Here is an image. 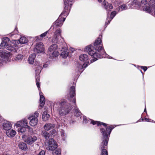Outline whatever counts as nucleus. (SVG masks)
<instances>
[{"instance_id":"nucleus-1","label":"nucleus","mask_w":155,"mask_h":155,"mask_svg":"<svg viewBox=\"0 0 155 155\" xmlns=\"http://www.w3.org/2000/svg\"><path fill=\"white\" fill-rule=\"evenodd\" d=\"M85 51H88L94 58L93 61L91 60V63L97 60L98 58L105 57L106 53L102 47V40L100 37L95 40L93 47L91 45H88L85 47Z\"/></svg>"},{"instance_id":"nucleus-2","label":"nucleus","mask_w":155,"mask_h":155,"mask_svg":"<svg viewBox=\"0 0 155 155\" xmlns=\"http://www.w3.org/2000/svg\"><path fill=\"white\" fill-rule=\"evenodd\" d=\"M112 129L110 127H107L106 130L104 129H101V132L103 136L102 139V141L100 146L101 155H108V152L106 149L108 141V136L110 134Z\"/></svg>"},{"instance_id":"nucleus-3","label":"nucleus","mask_w":155,"mask_h":155,"mask_svg":"<svg viewBox=\"0 0 155 155\" xmlns=\"http://www.w3.org/2000/svg\"><path fill=\"white\" fill-rule=\"evenodd\" d=\"M58 103H55L54 107L58 108L57 106ZM59 107L58 108V110L59 114L61 116H64L69 113L72 109V107L71 104L67 103L66 101L63 100L59 104Z\"/></svg>"},{"instance_id":"nucleus-4","label":"nucleus","mask_w":155,"mask_h":155,"mask_svg":"<svg viewBox=\"0 0 155 155\" xmlns=\"http://www.w3.org/2000/svg\"><path fill=\"white\" fill-rule=\"evenodd\" d=\"M38 113L35 112L34 114L29 116L28 119L30 120L29 124L31 126L34 127L37 125L38 122Z\"/></svg>"},{"instance_id":"nucleus-5","label":"nucleus","mask_w":155,"mask_h":155,"mask_svg":"<svg viewBox=\"0 0 155 155\" xmlns=\"http://www.w3.org/2000/svg\"><path fill=\"white\" fill-rule=\"evenodd\" d=\"M9 39L8 38L5 37L3 38L0 45V48H6V49L8 50H13V48L9 46Z\"/></svg>"},{"instance_id":"nucleus-6","label":"nucleus","mask_w":155,"mask_h":155,"mask_svg":"<svg viewBox=\"0 0 155 155\" xmlns=\"http://www.w3.org/2000/svg\"><path fill=\"white\" fill-rule=\"evenodd\" d=\"M35 66L36 67H35L37 69L35 70L37 72L36 74L37 76V78L36 80V85L38 88L39 90L40 91V83H39V81H40V78L39 76H38L39 74L41 72V71L42 68L41 64H39L38 63V64H36Z\"/></svg>"},{"instance_id":"nucleus-7","label":"nucleus","mask_w":155,"mask_h":155,"mask_svg":"<svg viewBox=\"0 0 155 155\" xmlns=\"http://www.w3.org/2000/svg\"><path fill=\"white\" fill-rule=\"evenodd\" d=\"M75 87L74 86H72L70 89L69 93V97H68V100L70 101H72L74 103V105L76 106V99L75 97Z\"/></svg>"},{"instance_id":"nucleus-8","label":"nucleus","mask_w":155,"mask_h":155,"mask_svg":"<svg viewBox=\"0 0 155 155\" xmlns=\"http://www.w3.org/2000/svg\"><path fill=\"white\" fill-rule=\"evenodd\" d=\"M56 142L52 139H49L48 142V145L46 147L47 150H54L57 147Z\"/></svg>"},{"instance_id":"nucleus-9","label":"nucleus","mask_w":155,"mask_h":155,"mask_svg":"<svg viewBox=\"0 0 155 155\" xmlns=\"http://www.w3.org/2000/svg\"><path fill=\"white\" fill-rule=\"evenodd\" d=\"M73 0H64V10L62 12L61 15H62L64 13V12H68L71 7L72 5L71 2Z\"/></svg>"},{"instance_id":"nucleus-10","label":"nucleus","mask_w":155,"mask_h":155,"mask_svg":"<svg viewBox=\"0 0 155 155\" xmlns=\"http://www.w3.org/2000/svg\"><path fill=\"white\" fill-rule=\"evenodd\" d=\"M34 50L35 52L38 53L43 52L44 51L43 44L41 42L37 43L36 44Z\"/></svg>"},{"instance_id":"nucleus-11","label":"nucleus","mask_w":155,"mask_h":155,"mask_svg":"<svg viewBox=\"0 0 155 155\" xmlns=\"http://www.w3.org/2000/svg\"><path fill=\"white\" fill-rule=\"evenodd\" d=\"M37 140V137L35 136H30L26 137L25 141L28 144H31Z\"/></svg>"},{"instance_id":"nucleus-12","label":"nucleus","mask_w":155,"mask_h":155,"mask_svg":"<svg viewBox=\"0 0 155 155\" xmlns=\"http://www.w3.org/2000/svg\"><path fill=\"white\" fill-rule=\"evenodd\" d=\"M87 66V64L84 63L82 65L80 63L77 64V70L79 71L81 73L83 71L84 69Z\"/></svg>"},{"instance_id":"nucleus-13","label":"nucleus","mask_w":155,"mask_h":155,"mask_svg":"<svg viewBox=\"0 0 155 155\" xmlns=\"http://www.w3.org/2000/svg\"><path fill=\"white\" fill-rule=\"evenodd\" d=\"M3 128L7 131L10 129L12 128V125L8 121H5L3 123Z\"/></svg>"},{"instance_id":"nucleus-14","label":"nucleus","mask_w":155,"mask_h":155,"mask_svg":"<svg viewBox=\"0 0 155 155\" xmlns=\"http://www.w3.org/2000/svg\"><path fill=\"white\" fill-rule=\"evenodd\" d=\"M55 127V125L54 124L51 123H47L44 126V128L45 130L48 131L54 128Z\"/></svg>"},{"instance_id":"nucleus-15","label":"nucleus","mask_w":155,"mask_h":155,"mask_svg":"<svg viewBox=\"0 0 155 155\" xmlns=\"http://www.w3.org/2000/svg\"><path fill=\"white\" fill-rule=\"evenodd\" d=\"M6 135L9 137H14L16 134V131L13 130H9L6 132Z\"/></svg>"},{"instance_id":"nucleus-16","label":"nucleus","mask_w":155,"mask_h":155,"mask_svg":"<svg viewBox=\"0 0 155 155\" xmlns=\"http://www.w3.org/2000/svg\"><path fill=\"white\" fill-rule=\"evenodd\" d=\"M42 94V93L41 92V91L39 92V94L40 96V106L41 107H42L43 106L45 103V98L41 94Z\"/></svg>"},{"instance_id":"nucleus-17","label":"nucleus","mask_w":155,"mask_h":155,"mask_svg":"<svg viewBox=\"0 0 155 155\" xmlns=\"http://www.w3.org/2000/svg\"><path fill=\"white\" fill-rule=\"evenodd\" d=\"M64 41L63 38H61V39H59L58 37L57 36L54 35V37L52 40V42L54 43H59L61 42H62Z\"/></svg>"},{"instance_id":"nucleus-18","label":"nucleus","mask_w":155,"mask_h":155,"mask_svg":"<svg viewBox=\"0 0 155 155\" xmlns=\"http://www.w3.org/2000/svg\"><path fill=\"white\" fill-rule=\"evenodd\" d=\"M59 54V53L57 51L50 52L49 53V58L51 59L57 57Z\"/></svg>"},{"instance_id":"nucleus-19","label":"nucleus","mask_w":155,"mask_h":155,"mask_svg":"<svg viewBox=\"0 0 155 155\" xmlns=\"http://www.w3.org/2000/svg\"><path fill=\"white\" fill-rule=\"evenodd\" d=\"M20 149L23 150H25L27 149V147L25 143L23 142H20L18 145Z\"/></svg>"},{"instance_id":"nucleus-20","label":"nucleus","mask_w":155,"mask_h":155,"mask_svg":"<svg viewBox=\"0 0 155 155\" xmlns=\"http://www.w3.org/2000/svg\"><path fill=\"white\" fill-rule=\"evenodd\" d=\"M61 15L60 16L58 19L55 22L54 24L56 26H61L63 24V21L62 19L61 18Z\"/></svg>"},{"instance_id":"nucleus-21","label":"nucleus","mask_w":155,"mask_h":155,"mask_svg":"<svg viewBox=\"0 0 155 155\" xmlns=\"http://www.w3.org/2000/svg\"><path fill=\"white\" fill-rule=\"evenodd\" d=\"M9 54L6 52V51L4 50H0V56L2 58H5V57H8Z\"/></svg>"},{"instance_id":"nucleus-22","label":"nucleus","mask_w":155,"mask_h":155,"mask_svg":"<svg viewBox=\"0 0 155 155\" xmlns=\"http://www.w3.org/2000/svg\"><path fill=\"white\" fill-rule=\"evenodd\" d=\"M79 59L81 61H86L88 60V56L86 54H81L79 56Z\"/></svg>"},{"instance_id":"nucleus-23","label":"nucleus","mask_w":155,"mask_h":155,"mask_svg":"<svg viewBox=\"0 0 155 155\" xmlns=\"http://www.w3.org/2000/svg\"><path fill=\"white\" fill-rule=\"evenodd\" d=\"M35 57L36 55L35 54H32L29 56L28 59L29 64H32L33 63Z\"/></svg>"},{"instance_id":"nucleus-24","label":"nucleus","mask_w":155,"mask_h":155,"mask_svg":"<svg viewBox=\"0 0 155 155\" xmlns=\"http://www.w3.org/2000/svg\"><path fill=\"white\" fill-rule=\"evenodd\" d=\"M58 48V46L56 44H53L51 45L49 48L48 50L49 52L57 51L56 50Z\"/></svg>"},{"instance_id":"nucleus-25","label":"nucleus","mask_w":155,"mask_h":155,"mask_svg":"<svg viewBox=\"0 0 155 155\" xmlns=\"http://www.w3.org/2000/svg\"><path fill=\"white\" fill-rule=\"evenodd\" d=\"M50 117V115L49 114L47 113V112L45 111L43 112L42 118L43 120L44 121H46L48 120Z\"/></svg>"},{"instance_id":"nucleus-26","label":"nucleus","mask_w":155,"mask_h":155,"mask_svg":"<svg viewBox=\"0 0 155 155\" xmlns=\"http://www.w3.org/2000/svg\"><path fill=\"white\" fill-rule=\"evenodd\" d=\"M116 12L115 11H114L112 12L111 14L110 15V18H109V19H108V18H107V20L108 22L107 21H106L105 24L108 25V24L110 23V21L116 15Z\"/></svg>"},{"instance_id":"nucleus-27","label":"nucleus","mask_w":155,"mask_h":155,"mask_svg":"<svg viewBox=\"0 0 155 155\" xmlns=\"http://www.w3.org/2000/svg\"><path fill=\"white\" fill-rule=\"evenodd\" d=\"M18 41L21 44L26 43L28 42V39L24 37H21L18 40Z\"/></svg>"},{"instance_id":"nucleus-28","label":"nucleus","mask_w":155,"mask_h":155,"mask_svg":"<svg viewBox=\"0 0 155 155\" xmlns=\"http://www.w3.org/2000/svg\"><path fill=\"white\" fill-rule=\"evenodd\" d=\"M61 29H59L56 30L54 32V35L57 36L58 37L59 39H61V38H62L61 35Z\"/></svg>"},{"instance_id":"nucleus-29","label":"nucleus","mask_w":155,"mask_h":155,"mask_svg":"<svg viewBox=\"0 0 155 155\" xmlns=\"http://www.w3.org/2000/svg\"><path fill=\"white\" fill-rule=\"evenodd\" d=\"M91 123L93 125H95V124H97V125H100L101 124L103 125L104 126H106L107 125L106 124L104 123H101L99 121H95L93 120H91Z\"/></svg>"},{"instance_id":"nucleus-30","label":"nucleus","mask_w":155,"mask_h":155,"mask_svg":"<svg viewBox=\"0 0 155 155\" xmlns=\"http://www.w3.org/2000/svg\"><path fill=\"white\" fill-rule=\"evenodd\" d=\"M42 136L44 137L46 140L48 139L49 137V134L45 130H44L42 131Z\"/></svg>"},{"instance_id":"nucleus-31","label":"nucleus","mask_w":155,"mask_h":155,"mask_svg":"<svg viewBox=\"0 0 155 155\" xmlns=\"http://www.w3.org/2000/svg\"><path fill=\"white\" fill-rule=\"evenodd\" d=\"M107 11H110L113 8V6L110 4L107 3V5L104 7Z\"/></svg>"},{"instance_id":"nucleus-32","label":"nucleus","mask_w":155,"mask_h":155,"mask_svg":"<svg viewBox=\"0 0 155 155\" xmlns=\"http://www.w3.org/2000/svg\"><path fill=\"white\" fill-rule=\"evenodd\" d=\"M143 11L146 12H147L149 13H152V11L151 10L150 8L148 6H145L143 8Z\"/></svg>"},{"instance_id":"nucleus-33","label":"nucleus","mask_w":155,"mask_h":155,"mask_svg":"<svg viewBox=\"0 0 155 155\" xmlns=\"http://www.w3.org/2000/svg\"><path fill=\"white\" fill-rule=\"evenodd\" d=\"M23 56L21 54H18L16 55L15 58V60L18 61H21L23 58Z\"/></svg>"},{"instance_id":"nucleus-34","label":"nucleus","mask_w":155,"mask_h":155,"mask_svg":"<svg viewBox=\"0 0 155 155\" xmlns=\"http://www.w3.org/2000/svg\"><path fill=\"white\" fill-rule=\"evenodd\" d=\"M68 55V52L67 51H62L61 54V56L63 58H67Z\"/></svg>"},{"instance_id":"nucleus-35","label":"nucleus","mask_w":155,"mask_h":155,"mask_svg":"<svg viewBox=\"0 0 155 155\" xmlns=\"http://www.w3.org/2000/svg\"><path fill=\"white\" fill-rule=\"evenodd\" d=\"M119 10L122 11L124 10H126L127 9V7L125 4H123L120 6L119 7Z\"/></svg>"},{"instance_id":"nucleus-36","label":"nucleus","mask_w":155,"mask_h":155,"mask_svg":"<svg viewBox=\"0 0 155 155\" xmlns=\"http://www.w3.org/2000/svg\"><path fill=\"white\" fill-rule=\"evenodd\" d=\"M21 122H22V127H27L28 122L26 119H24L22 120H21Z\"/></svg>"},{"instance_id":"nucleus-37","label":"nucleus","mask_w":155,"mask_h":155,"mask_svg":"<svg viewBox=\"0 0 155 155\" xmlns=\"http://www.w3.org/2000/svg\"><path fill=\"white\" fill-rule=\"evenodd\" d=\"M81 112L79 111L78 108L76 107L75 108V115L77 117H79L81 115Z\"/></svg>"},{"instance_id":"nucleus-38","label":"nucleus","mask_w":155,"mask_h":155,"mask_svg":"<svg viewBox=\"0 0 155 155\" xmlns=\"http://www.w3.org/2000/svg\"><path fill=\"white\" fill-rule=\"evenodd\" d=\"M53 155H60L61 154V150L58 149L53 152Z\"/></svg>"},{"instance_id":"nucleus-39","label":"nucleus","mask_w":155,"mask_h":155,"mask_svg":"<svg viewBox=\"0 0 155 155\" xmlns=\"http://www.w3.org/2000/svg\"><path fill=\"white\" fill-rule=\"evenodd\" d=\"M22 123L21 121H18L15 124V126H16L17 127H22Z\"/></svg>"},{"instance_id":"nucleus-40","label":"nucleus","mask_w":155,"mask_h":155,"mask_svg":"<svg viewBox=\"0 0 155 155\" xmlns=\"http://www.w3.org/2000/svg\"><path fill=\"white\" fill-rule=\"evenodd\" d=\"M24 127H19L18 129V131L19 132L22 133L25 131V129L24 128Z\"/></svg>"},{"instance_id":"nucleus-41","label":"nucleus","mask_w":155,"mask_h":155,"mask_svg":"<svg viewBox=\"0 0 155 155\" xmlns=\"http://www.w3.org/2000/svg\"><path fill=\"white\" fill-rule=\"evenodd\" d=\"M61 136L62 137L63 140H64L65 138L64 135V130H61L60 131Z\"/></svg>"},{"instance_id":"nucleus-42","label":"nucleus","mask_w":155,"mask_h":155,"mask_svg":"<svg viewBox=\"0 0 155 155\" xmlns=\"http://www.w3.org/2000/svg\"><path fill=\"white\" fill-rule=\"evenodd\" d=\"M147 3V0H142L141 1L140 5L143 7V5H146Z\"/></svg>"},{"instance_id":"nucleus-43","label":"nucleus","mask_w":155,"mask_h":155,"mask_svg":"<svg viewBox=\"0 0 155 155\" xmlns=\"http://www.w3.org/2000/svg\"><path fill=\"white\" fill-rule=\"evenodd\" d=\"M45 153L44 150H41L37 155H45Z\"/></svg>"},{"instance_id":"nucleus-44","label":"nucleus","mask_w":155,"mask_h":155,"mask_svg":"<svg viewBox=\"0 0 155 155\" xmlns=\"http://www.w3.org/2000/svg\"><path fill=\"white\" fill-rule=\"evenodd\" d=\"M48 32V31H46L45 32H44V33L42 34L40 36L41 37H45L47 35V33Z\"/></svg>"},{"instance_id":"nucleus-45","label":"nucleus","mask_w":155,"mask_h":155,"mask_svg":"<svg viewBox=\"0 0 155 155\" xmlns=\"http://www.w3.org/2000/svg\"><path fill=\"white\" fill-rule=\"evenodd\" d=\"M26 127L28 129L29 131L30 132H33V129L30 126H27V127Z\"/></svg>"},{"instance_id":"nucleus-46","label":"nucleus","mask_w":155,"mask_h":155,"mask_svg":"<svg viewBox=\"0 0 155 155\" xmlns=\"http://www.w3.org/2000/svg\"><path fill=\"white\" fill-rule=\"evenodd\" d=\"M50 133L52 134H55L56 133V130H52L50 132Z\"/></svg>"},{"instance_id":"nucleus-47","label":"nucleus","mask_w":155,"mask_h":155,"mask_svg":"<svg viewBox=\"0 0 155 155\" xmlns=\"http://www.w3.org/2000/svg\"><path fill=\"white\" fill-rule=\"evenodd\" d=\"M141 69H143L144 71H146L147 69V67L145 66H142L141 67Z\"/></svg>"},{"instance_id":"nucleus-48","label":"nucleus","mask_w":155,"mask_h":155,"mask_svg":"<svg viewBox=\"0 0 155 155\" xmlns=\"http://www.w3.org/2000/svg\"><path fill=\"white\" fill-rule=\"evenodd\" d=\"M107 3H108L106 1L104 0L103 1V3H102V4L103 5H104V7L107 5Z\"/></svg>"},{"instance_id":"nucleus-49","label":"nucleus","mask_w":155,"mask_h":155,"mask_svg":"<svg viewBox=\"0 0 155 155\" xmlns=\"http://www.w3.org/2000/svg\"><path fill=\"white\" fill-rule=\"evenodd\" d=\"M83 122L84 123H87V120L84 117H83Z\"/></svg>"},{"instance_id":"nucleus-50","label":"nucleus","mask_w":155,"mask_h":155,"mask_svg":"<svg viewBox=\"0 0 155 155\" xmlns=\"http://www.w3.org/2000/svg\"><path fill=\"white\" fill-rule=\"evenodd\" d=\"M70 50L73 52L74 51V48H70Z\"/></svg>"},{"instance_id":"nucleus-51","label":"nucleus","mask_w":155,"mask_h":155,"mask_svg":"<svg viewBox=\"0 0 155 155\" xmlns=\"http://www.w3.org/2000/svg\"><path fill=\"white\" fill-rule=\"evenodd\" d=\"M43 67L44 68H47L48 67V65L46 64H45L43 65Z\"/></svg>"},{"instance_id":"nucleus-52","label":"nucleus","mask_w":155,"mask_h":155,"mask_svg":"<svg viewBox=\"0 0 155 155\" xmlns=\"http://www.w3.org/2000/svg\"><path fill=\"white\" fill-rule=\"evenodd\" d=\"M145 121H148V119H147V118H145Z\"/></svg>"},{"instance_id":"nucleus-53","label":"nucleus","mask_w":155,"mask_h":155,"mask_svg":"<svg viewBox=\"0 0 155 155\" xmlns=\"http://www.w3.org/2000/svg\"><path fill=\"white\" fill-rule=\"evenodd\" d=\"M65 20V18H63V21H63V22Z\"/></svg>"},{"instance_id":"nucleus-54","label":"nucleus","mask_w":155,"mask_h":155,"mask_svg":"<svg viewBox=\"0 0 155 155\" xmlns=\"http://www.w3.org/2000/svg\"><path fill=\"white\" fill-rule=\"evenodd\" d=\"M144 112H146V109L145 108L144 110Z\"/></svg>"},{"instance_id":"nucleus-55","label":"nucleus","mask_w":155,"mask_h":155,"mask_svg":"<svg viewBox=\"0 0 155 155\" xmlns=\"http://www.w3.org/2000/svg\"><path fill=\"white\" fill-rule=\"evenodd\" d=\"M99 2H101V0H98Z\"/></svg>"},{"instance_id":"nucleus-56","label":"nucleus","mask_w":155,"mask_h":155,"mask_svg":"<svg viewBox=\"0 0 155 155\" xmlns=\"http://www.w3.org/2000/svg\"><path fill=\"white\" fill-rule=\"evenodd\" d=\"M154 15H155V9H154Z\"/></svg>"},{"instance_id":"nucleus-57","label":"nucleus","mask_w":155,"mask_h":155,"mask_svg":"<svg viewBox=\"0 0 155 155\" xmlns=\"http://www.w3.org/2000/svg\"><path fill=\"white\" fill-rule=\"evenodd\" d=\"M36 146H37L38 147V144L36 145Z\"/></svg>"},{"instance_id":"nucleus-58","label":"nucleus","mask_w":155,"mask_h":155,"mask_svg":"<svg viewBox=\"0 0 155 155\" xmlns=\"http://www.w3.org/2000/svg\"><path fill=\"white\" fill-rule=\"evenodd\" d=\"M154 1V0H153L151 1V2H152V1Z\"/></svg>"}]
</instances>
